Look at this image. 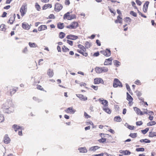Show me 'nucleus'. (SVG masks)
I'll use <instances>...</instances> for the list:
<instances>
[{
  "label": "nucleus",
  "mask_w": 156,
  "mask_h": 156,
  "mask_svg": "<svg viewBox=\"0 0 156 156\" xmlns=\"http://www.w3.org/2000/svg\"><path fill=\"white\" fill-rule=\"evenodd\" d=\"M11 106V101L6 102L2 106V108L3 110L5 113H10L8 111H7L9 108H10V107Z\"/></svg>",
  "instance_id": "nucleus-1"
},
{
  "label": "nucleus",
  "mask_w": 156,
  "mask_h": 156,
  "mask_svg": "<svg viewBox=\"0 0 156 156\" xmlns=\"http://www.w3.org/2000/svg\"><path fill=\"white\" fill-rule=\"evenodd\" d=\"M113 87L115 88L117 87H122V85L118 79L115 78L113 81Z\"/></svg>",
  "instance_id": "nucleus-2"
},
{
  "label": "nucleus",
  "mask_w": 156,
  "mask_h": 156,
  "mask_svg": "<svg viewBox=\"0 0 156 156\" xmlns=\"http://www.w3.org/2000/svg\"><path fill=\"white\" fill-rule=\"evenodd\" d=\"M55 6V11L57 12H59L63 8L62 5L58 3H56Z\"/></svg>",
  "instance_id": "nucleus-3"
},
{
  "label": "nucleus",
  "mask_w": 156,
  "mask_h": 156,
  "mask_svg": "<svg viewBox=\"0 0 156 156\" xmlns=\"http://www.w3.org/2000/svg\"><path fill=\"white\" fill-rule=\"evenodd\" d=\"M100 52L101 54L107 57L111 55V51L110 49L107 48L105 50L101 51Z\"/></svg>",
  "instance_id": "nucleus-4"
},
{
  "label": "nucleus",
  "mask_w": 156,
  "mask_h": 156,
  "mask_svg": "<svg viewBox=\"0 0 156 156\" xmlns=\"http://www.w3.org/2000/svg\"><path fill=\"white\" fill-rule=\"evenodd\" d=\"M65 111L68 113L74 114L76 112V111L72 107H70L65 110Z\"/></svg>",
  "instance_id": "nucleus-5"
},
{
  "label": "nucleus",
  "mask_w": 156,
  "mask_h": 156,
  "mask_svg": "<svg viewBox=\"0 0 156 156\" xmlns=\"http://www.w3.org/2000/svg\"><path fill=\"white\" fill-rule=\"evenodd\" d=\"M10 141L11 140L8 135L7 134H5L3 139L4 143L6 144H7L10 143Z\"/></svg>",
  "instance_id": "nucleus-6"
},
{
  "label": "nucleus",
  "mask_w": 156,
  "mask_h": 156,
  "mask_svg": "<svg viewBox=\"0 0 156 156\" xmlns=\"http://www.w3.org/2000/svg\"><path fill=\"white\" fill-rule=\"evenodd\" d=\"M8 92H9L11 95L14 94L16 91V90L13 88L12 87H7Z\"/></svg>",
  "instance_id": "nucleus-7"
},
{
  "label": "nucleus",
  "mask_w": 156,
  "mask_h": 156,
  "mask_svg": "<svg viewBox=\"0 0 156 156\" xmlns=\"http://www.w3.org/2000/svg\"><path fill=\"white\" fill-rule=\"evenodd\" d=\"M26 5H23L22 6L20 10V12L21 13V15L22 16H23L25 13H26Z\"/></svg>",
  "instance_id": "nucleus-8"
},
{
  "label": "nucleus",
  "mask_w": 156,
  "mask_h": 156,
  "mask_svg": "<svg viewBox=\"0 0 156 156\" xmlns=\"http://www.w3.org/2000/svg\"><path fill=\"white\" fill-rule=\"evenodd\" d=\"M31 24L29 25L26 22H23L22 23V27L23 29L28 30L30 27Z\"/></svg>",
  "instance_id": "nucleus-9"
},
{
  "label": "nucleus",
  "mask_w": 156,
  "mask_h": 156,
  "mask_svg": "<svg viewBox=\"0 0 156 156\" xmlns=\"http://www.w3.org/2000/svg\"><path fill=\"white\" fill-rule=\"evenodd\" d=\"M112 60L113 59L111 57L106 59L104 62V65H111Z\"/></svg>",
  "instance_id": "nucleus-10"
},
{
  "label": "nucleus",
  "mask_w": 156,
  "mask_h": 156,
  "mask_svg": "<svg viewBox=\"0 0 156 156\" xmlns=\"http://www.w3.org/2000/svg\"><path fill=\"white\" fill-rule=\"evenodd\" d=\"M76 96L82 101H85L87 99V97L84 96V95L82 94H76Z\"/></svg>",
  "instance_id": "nucleus-11"
},
{
  "label": "nucleus",
  "mask_w": 156,
  "mask_h": 156,
  "mask_svg": "<svg viewBox=\"0 0 156 156\" xmlns=\"http://www.w3.org/2000/svg\"><path fill=\"white\" fill-rule=\"evenodd\" d=\"M98 100L105 106H107L108 105V102L106 100H104L103 98H102V99L100 98Z\"/></svg>",
  "instance_id": "nucleus-12"
},
{
  "label": "nucleus",
  "mask_w": 156,
  "mask_h": 156,
  "mask_svg": "<svg viewBox=\"0 0 156 156\" xmlns=\"http://www.w3.org/2000/svg\"><path fill=\"white\" fill-rule=\"evenodd\" d=\"M66 38L69 39L76 40L78 38V37L76 35L70 34L67 36Z\"/></svg>",
  "instance_id": "nucleus-13"
},
{
  "label": "nucleus",
  "mask_w": 156,
  "mask_h": 156,
  "mask_svg": "<svg viewBox=\"0 0 156 156\" xmlns=\"http://www.w3.org/2000/svg\"><path fill=\"white\" fill-rule=\"evenodd\" d=\"M149 3V2L148 1H146L144 4L143 6V11L144 12H147Z\"/></svg>",
  "instance_id": "nucleus-14"
},
{
  "label": "nucleus",
  "mask_w": 156,
  "mask_h": 156,
  "mask_svg": "<svg viewBox=\"0 0 156 156\" xmlns=\"http://www.w3.org/2000/svg\"><path fill=\"white\" fill-rule=\"evenodd\" d=\"M102 82H103V80L101 78H96L94 80V83L95 84L101 83Z\"/></svg>",
  "instance_id": "nucleus-15"
},
{
  "label": "nucleus",
  "mask_w": 156,
  "mask_h": 156,
  "mask_svg": "<svg viewBox=\"0 0 156 156\" xmlns=\"http://www.w3.org/2000/svg\"><path fill=\"white\" fill-rule=\"evenodd\" d=\"M70 24L72 29H76L79 25L78 23L75 21L73 22Z\"/></svg>",
  "instance_id": "nucleus-16"
},
{
  "label": "nucleus",
  "mask_w": 156,
  "mask_h": 156,
  "mask_svg": "<svg viewBox=\"0 0 156 156\" xmlns=\"http://www.w3.org/2000/svg\"><path fill=\"white\" fill-rule=\"evenodd\" d=\"M16 17V16L15 14H14L13 16H11L10 17L8 22H9L11 24H13V22L15 20Z\"/></svg>",
  "instance_id": "nucleus-17"
},
{
  "label": "nucleus",
  "mask_w": 156,
  "mask_h": 156,
  "mask_svg": "<svg viewBox=\"0 0 156 156\" xmlns=\"http://www.w3.org/2000/svg\"><path fill=\"white\" fill-rule=\"evenodd\" d=\"M54 73L53 70L51 69H49L47 71V74L49 77H52L54 75Z\"/></svg>",
  "instance_id": "nucleus-18"
},
{
  "label": "nucleus",
  "mask_w": 156,
  "mask_h": 156,
  "mask_svg": "<svg viewBox=\"0 0 156 156\" xmlns=\"http://www.w3.org/2000/svg\"><path fill=\"white\" fill-rule=\"evenodd\" d=\"M127 94V100L129 101V104L133 100V98L131 96V95L127 92L126 93Z\"/></svg>",
  "instance_id": "nucleus-19"
},
{
  "label": "nucleus",
  "mask_w": 156,
  "mask_h": 156,
  "mask_svg": "<svg viewBox=\"0 0 156 156\" xmlns=\"http://www.w3.org/2000/svg\"><path fill=\"white\" fill-rule=\"evenodd\" d=\"M78 150L79 151L80 153H86L87 152V150L86 147H79Z\"/></svg>",
  "instance_id": "nucleus-20"
},
{
  "label": "nucleus",
  "mask_w": 156,
  "mask_h": 156,
  "mask_svg": "<svg viewBox=\"0 0 156 156\" xmlns=\"http://www.w3.org/2000/svg\"><path fill=\"white\" fill-rule=\"evenodd\" d=\"M120 153L124 155H129L131 154V152L130 151L128 150L122 151L120 150L119 151Z\"/></svg>",
  "instance_id": "nucleus-21"
},
{
  "label": "nucleus",
  "mask_w": 156,
  "mask_h": 156,
  "mask_svg": "<svg viewBox=\"0 0 156 156\" xmlns=\"http://www.w3.org/2000/svg\"><path fill=\"white\" fill-rule=\"evenodd\" d=\"M64 27V25L63 23L59 22L57 23V27L59 29H62Z\"/></svg>",
  "instance_id": "nucleus-22"
},
{
  "label": "nucleus",
  "mask_w": 156,
  "mask_h": 156,
  "mask_svg": "<svg viewBox=\"0 0 156 156\" xmlns=\"http://www.w3.org/2000/svg\"><path fill=\"white\" fill-rule=\"evenodd\" d=\"M125 126H126L128 129L131 130H133L135 128V127L134 126H131L129 125V124L127 123H126L125 124Z\"/></svg>",
  "instance_id": "nucleus-23"
},
{
  "label": "nucleus",
  "mask_w": 156,
  "mask_h": 156,
  "mask_svg": "<svg viewBox=\"0 0 156 156\" xmlns=\"http://www.w3.org/2000/svg\"><path fill=\"white\" fill-rule=\"evenodd\" d=\"M12 128L14 129L16 132L21 129L20 126H18L16 124H14L12 126Z\"/></svg>",
  "instance_id": "nucleus-24"
},
{
  "label": "nucleus",
  "mask_w": 156,
  "mask_h": 156,
  "mask_svg": "<svg viewBox=\"0 0 156 156\" xmlns=\"http://www.w3.org/2000/svg\"><path fill=\"white\" fill-rule=\"evenodd\" d=\"M99 148V147L98 146L92 147L90 148L89 151H95L97 150Z\"/></svg>",
  "instance_id": "nucleus-25"
},
{
  "label": "nucleus",
  "mask_w": 156,
  "mask_h": 156,
  "mask_svg": "<svg viewBox=\"0 0 156 156\" xmlns=\"http://www.w3.org/2000/svg\"><path fill=\"white\" fill-rule=\"evenodd\" d=\"M96 72L98 73H102L101 71V67H97L95 69Z\"/></svg>",
  "instance_id": "nucleus-26"
},
{
  "label": "nucleus",
  "mask_w": 156,
  "mask_h": 156,
  "mask_svg": "<svg viewBox=\"0 0 156 156\" xmlns=\"http://www.w3.org/2000/svg\"><path fill=\"white\" fill-rule=\"evenodd\" d=\"M115 121L117 122H120L122 121V119L119 116L115 117L114 119Z\"/></svg>",
  "instance_id": "nucleus-27"
},
{
  "label": "nucleus",
  "mask_w": 156,
  "mask_h": 156,
  "mask_svg": "<svg viewBox=\"0 0 156 156\" xmlns=\"http://www.w3.org/2000/svg\"><path fill=\"white\" fill-rule=\"evenodd\" d=\"M52 7V5L50 4H45L42 7V9L43 10L46 9L48 7H49L50 8H51Z\"/></svg>",
  "instance_id": "nucleus-28"
},
{
  "label": "nucleus",
  "mask_w": 156,
  "mask_h": 156,
  "mask_svg": "<svg viewBox=\"0 0 156 156\" xmlns=\"http://www.w3.org/2000/svg\"><path fill=\"white\" fill-rule=\"evenodd\" d=\"M149 136L151 137H153L154 136H156V132H150L149 133Z\"/></svg>",
  "instance_id": "nucleus-29"
},
{
  "label": "nucleus",
  "mask_w": 156,
  "mask_h": 156,
  "mask_svg": "<svg viewBox=\"0 0 156 156\" xmlns=\"http://www.w3.org/2000/svg\"><path fill=\"white\" fill-rule=\"evenodd\" d=\"M140 141L141 143L144 142L146 143H150L151 142V141L147 139L140 140Z\"/></svg>",
  "instance_id": "nucleus-30"
},
{
  "label": "nucleus",
  "mask_w": 156,
  "mask_h": 156,
  "mask_svg": "<svg viewBox=\"0 0 156 156\" xmlns=\"http://www.w3.org/2000/svg\"><path fill=\"white\" fill-rule=\"evenodd\" d=\"M101 69L102 73H106L108 72V68L106 67H101Z\"/></svg>",
  "instance_id": "nucleus-31"
},
{
  "label": "nucleus",
  "mask_w": 156,
  "mask_h": 156,
  "mask_svg": "<svg viewBox=\"0 0 156 156\" xmlns=\"http://www.w3.org/2000/svg\"><path fill=\"white\" fill-rule=\"evenodd\" d=\"M91 45V43L88 41H86L85 43V46L87 48H88L90 47Z\"/></svg>",
  "instance_id": "nucleus-32"
},
{
  "label": "nucleus",
  "mask_w": 156,
  "mask_h": 156,
  "mask_svg": "<svg viewBox=\"0 0 156 156\" xmlns=\"http://www.w3.org/2000/svg\"><path fill=\"white\" fill-rule=\"evenodd\" d=\"M69 14L70 12H68L67 13L65 14L63 16L64 19H67L69 20L68 18H69Z\"/></svg>",
  "instance_id": "nucleus-33"
},
{
  "label": "nucleus",
  "mask_w": 156,
  "mask_h": 156,
  "mask_svg": "<svg viewBox=\"0 0 156 156\" xmlns=\"http://www.w3.org/2000/svg\"><path fill=\"white\" fill-rule=\"evenodd\" d=\"M114 65L117 67H118L120 65V62L117 60L113 61Z\"/></svg>",
  "instance_id": "nucleus-34"
},
{
  "label": "nucleus",
  "mask_w": 156,
  "mask_h": 156,
  "mask_svg": "<svg viewBox=\"0 0 156 156\" xmlns=\"http://www.w3.org/2000/svg\"><path fill=\"white\" fill-rule=\"evenodd\" d=\"M78 47L81 49V50L83 51H86V48L82 45L80 44L78 45Z\"/></svg>",
  "instance_id": "nucleus-35"
},
{
  "label": "nucleus",
  "mask_w": 156,
  "mask_h": 156,
  "mask_svg": "<svg viewBox=\"0 0 156 156\" xmlns=\"http://www.w3.org/2000/svg\"><path fill=\"white\" fill-rule=\"evenodd\" d=\"M103 110L106 113L108 114H111V110L108 108H103Z\"/></svg>",
  "instance_id": "nucleus-36"
},
{
  "label": "nucleus",
  "mask_w": 156,
  "mask_h": 156,
  "mask_svg": "<svg viewBox=\"0 0 156 156\" xmlns=\"http://www.w3.org/2000/svg\"><path fill=\"white\" fill-rule=\"evenodd\" d=\"M129 136L132 138H135L137 136V133H131L129 135Z\"/></svg>",
  "instance_id": "nucleus-37"
},
{
  "label": "nucleus",
  "mask_w": 156,
  "mask_h": 156,
  "mask_svg": "<svg viewBox=\"0 0 156 156\" xmlns=\"http://www.w3.org/2000/svg\"><path fill=\"white\" fill-rule=\"evenodd\" d=\"M62 51L64 52H66L69 51V49L66 47L65 46L63 45L62 48Z\"/></svg>",
  "instance_id": "nucleus-38"
},
{
  "label": "nucleus",
  "mask_w": 156,
  "mask_h": 156,
  "mask_svg": "<svg viewBox=\"0 0 156 156\" xmlns=\"http://www.w3.org/2000/svg\"><path fill=\"white\" fill-rule=\"evenodd\" d=\"M156 124V122L154 121H152L148 122L147 125V126H152Z\"/></svg>",
  "instance_id": "nucleus-39"
},
{
  "label": "nucleus",
  "mask_w": 156,
  "mask_h": 156,
  "mask_svg": "<svg viewBox=\"0 0 156 156\" xmlns=\"http://www.w3.org/2000/svg\"><path fill=\"white\" fill-rule=\"evenodd\" d=\"M78 51L82 55H83V56H87L88 55V54L86 52H84V51H83L82 50H78Z\"/></svg>",
  "instance_id": "nucleus-40"
},
{
  "label": "nucleus",
  "mask_w": 156,
  "mask_h": 156,
  "mask_svg": "<svg viewBox=\"0 0 156 156\" xmlns=\"http://www.w3.org/2000/svg\"><path fill=\"white\" fill-rule=\"evenodd\" d=\"M65 34L64 33L61 32L59 33V37L60 38L62 39L65 37Z\"/></svg>",
  "instance_id": "nucleus-41"
},
{
  "label": "nucleus",
  "mask_w": 156,
  "mask_h": 156,
  "mask_svg": "<svg viewBox=\"0 0 156 156\" xmlns=\"http://www.w3.org/2000/svg\"><path fill=\"white\" fill-rule=\"evenodd\" d=\"M76 18V16L75 14H72L69 15V20H71L72 19H75Z\"/></svg>",
  "instance_id": "nucleus-42"
},
{
  "label": "nucleus",
  "mask_w": 156,
  "mask_h": 156,
  "mask_svg": "<svg viewBox=\"0 0 156 156\" xmlns=\"http://www.w3.org/2000/svg\"><path fill=\"white\" fill-rule=\"evenodd\" d=\"M149 128H147L145 129L144 130H141L142 133L144 134H145L148 131Z\"/></svg>",
  "instance_id": "nucleus-43"
},
{
  "label": "nucleus",
  "mask_w": 156,
  "mask_h": 156,
  "mask_svg": "<svg viewBox=\"0 0 156 156\" xmlns=\"http://www.w3.org/2000/svg\"><path fill=\"white\" fill-rule=\"evenodd\" d=\"M144 150H145L144 148L143 147L136 148V151L137 152H139V151L143 152L144 151Z\"/></svg>",
  "instance_id": "nucleus-44"
},
{
  "label": "nucleus",
  "mask_w": 156,
  "mask_h": 156,
  "mask_svg": "<svg viewBox=\"0 0 156 156\" xmlns=\"http://www.w3.org/2000/svg\"><path fill=\"white\" fill-rule=\"evenodd\" d=\"M36 9L38 11H40L41 9V7L40 5L37 3H36L35 5Z\"/></svg>",
  "instance_id": "nucleus-45"
},
{
  "label": "nucleus",
  "mask_w": 156,
  "mask_h": 156,
  "mask_svg": "<svg viewBox=\"0 0 156 156\" xmlns=\"http://www.w3.org/2000/svg\"><path fill=\"white\" fill-rule=\"evenodd\" d=\"M5 25L3 24H1L0 26V30L5 31Z\"/></svg>",
  "instance_id": "nucleus-46"
},
{
  "label": "nucleus",
  "mask_w": 156,
  "mask_h": 156,
  "mask_svg": "<svg viewBox=\"0 0 156 156\" xmlns=\"http://www.w3.org/2000/svg\"><path fill=\"white\" fill-rule=\"evenodd\" d=\"M4 121V117L3 115L0 114V122H2Z\"/></svg>",
  "instance_id": "nucleus-47"
},
{
  "label": "nucleus",
  "mask_w": 156,
  "mask_h": 156,
  "mask_svg": "<svg viewBox=\"0 0 156 156\" xmlns=\"http://www.w3.org/2000/svg\"><path fill=\"white\" fill-rule=\"evenodd\" d=\"M134 110L137 114H139L140 110L137 107H134Z\"/></svg>",
  "instance_id": "nucleus-48"
},
{
  "label": "nucleus",
  "mask_w": 156,
  "mask_h": 156,
  "mask_svg": "<svg viewBox=\"0 0 156 156\" xmlns=\"http://www.w3.org/2000/svg\"><path fill=\"white\" fill-rule=\"evenodd\" d=\"M106 139L104 138H102L98 140V141L100 143H103L105 142L106 141Z\"/></svg>",
  "instance_id": "nucleus-49"
},
{
  "label": "nucleus",
  "mask_w": 156,
  "mask_h": 156,
  "mask_svg": "<svg viewBox=\"0 0 156 156\" xmlns=\"http://www.w3.org/2000/svg\"><path fill=\"white\" fill-rule=\"evenodd\" d=\"M29 45L30 47H36L35 44L34 43H31L30 42L29 43Z\"/></svg>",
  "instance_id": "nucleus-50"
},
{
  "label": "nucleus",
  "mask_w": 156,
  "mask_h": 156,
  "mask_svg": "<svg viewBox=\"0 0 156 156\" xmlns=\"http://www.w3.org/2000/svg\"><path fill=\"white\" fill-rule=\"evenodd\" d=\"M130 14L134 17L137 16V14L133 11H131L130 12Z\"/></svg>",
  "instance_id": "nucleus-51"
},
{
  "label": "nucleus",
  "mask_w": 156,
  "mask_h": 156,
  "mask_svg": "<svg viewBox=\"0 0 156 156\" xmlns=\"http://www.w3.org/2000/svg\"><path fill=\"white\" fill-rule=\"evenodd\" d=\"M55 18V16L53 14H50L49 15L48 17L47 18V19H54Z\"/></svg>",
  "instance_id": "nucleus-52"
},
{
  "label": "nucleus",
  "mask_w": 156,
  "mask_h": 156,
  "mask_svg": "<svg viewBox=\"0 0 156 156\" xmlns=\"http://www.w3.org/2000/svg\"><path fill=\"white\" fill-rule=\"evenodd\" d=\"M126 85L127 90L130 93V91H131V90L129 86L127 83H126Z\"/></svg>",
  "instance_id": "nucleus-53"
},
{
  "label": "nucleus",
  "mask_w": 156,
  "mask_h": 156,
  "mask_svg": "<svg viewBox=\"0 0 156 156\" xmlns=\"http://www.w3.org/2000/svg\"><path fill=\"white\" fill-rule=\"evenodd\" d=\"M136 125L137 126H140L142 125L143 122L141 121H139L137 122L136 123Z\"/></svg>",
  "instance_id": "nucleus-54"
},
{
  "label": "nucleus",
  "mask_w": 156,
  "mask_h": 156,
  "mask_svg": "<svg viewBox=\"0 0 156 156\" xmlns=\"http://www.w3.org/2000/svg\"><path fill=\"white\" fill-rule=\"evenodd\" d=\"M125 20L127 22H130L131 21V20L129 17H126L125 18Z\"/></svg>",
  "instance_id": "nucleus-55"
},
{
  "label": "nucleus",
  "mask_w": 156,
  "mask_h": 156,
  "mask_svg": "<svg viewBox=\"0 0 156 156\" xmlns=\"http://www.w3.org/2000/svg\"><path fill=\"white\" fill-rule=\"evenodd\" d=\"M67 42L71 46H73V41H72L67 40Z\"/></svg>",
  "instance_id": "nucleus-56"
},
{
  "label": "nucleus",
  "mask_w": 156,
  "mask_h": 156,
  "mask_svg": "<svg viewBox=\"0 0 156 156\" xmlns=\"http://www.w3.org/2000/svg\"><path fill=\"white\" fill-rule=\"evenodd\" d=\"M41 27L42 29V30H44L47 29V27L46 25H41Z\"/></svg>",
  "instance_id": "nucleus-57"
},
{
  "label": "nucleus",
  "mask_w": 156,
  "mask_h": 156,
  "mask_svg": "<svg viewBox=\"0 0 156 156\" xmlns=\"http://www.w3.org/2000/svg\"><path fill=\"white\" fill-rule=\"evenodd\" d=\"M70 2L69 0H65V4L66 5H69L70 4Z\"/></svg>",
  "instance_id": "nucleus-58"
},
{
  "label": "nucleus",
  "mask_w": 156,
  "mask_h": 156,
  "mask_svg": "<svg viewBox=\"0 0 156 156\" xmlns=\"http://www.w3.org/2000/svg\"><path fill=\"white\" fill-rule=\"evenodd\" d=\"M91 87L92 88L94 89L95 90H97L98 89V86H95L93 85L91 86Z\"/></svg>",
  "instance_id": "nucleus-59"
},
{
  "label": "nucleus",
  "mask_w": 156,
  "mask_h": 156,
  "mask_svg": "<svg viewBox=\"0 0 156 156\" xmlns=\"http://www.w3.org/2000/svg\"><path fill=\"white\" fill-rule=\"evenodd\" d=\"M136 2L139 5H140L142 3L139 0H136Z\"/></svg>",
  "instance_id": "nucleus-60"
},
{
  "label": "nucleus",
  "mask_w": 156,
  "mask_h": 156,
  "mask_svg": "<svg viewBox=\"0 0 156 156\" xmlns=\"http://www.w3.org/2000/svg\"><path fill=\"white\" fill-rule=\"evenodd\" d=\"M122 20H119V19H117L115 21V23H122Z\"/></svg>",
  "instance_id": "nucleus-61"
},
{
  "label": "nucleus",
  "mask_w": 156,
  "mask_h": 156,
  "mask_svg": "<svg viewBox=\"0 0 156 156\" xmlns=\"http://www.w3.org/2000/svg\"><path fill=\"white\" fill-rule=\"evenodd\" d=\"M99 53L98 51H97L96 52L94 53L93 54V56H94L97 57L99 55Z\"/></svg>",
  "instance_id": "nucleus-62"
},
{
  "label": "nucleus",
  "mask_w": 156,
  "mask_h": 156,
  "mask_svg": "<svg viewBox=\"0 0 156 156\" xmlns=\"http://www.w3.org/2000/svg\"><path fill=\"white\" fill-rule=\"evenodd\" d=\"M96 43H97V45L98 46H100L101 45V42L99 40H97L96 41Z\"/></svg>",
  "instance_id": "nucleus-63"
},
{
  "label": "nucleus",
  "mask_w": 156,
  "mask_h": 156,
  "mask_svg": "<svg viewBox=\"0 0 156 156\" xmlns=\"http://www.w3.org/2000/svg\"><path fill=\"white\" fill-rule=\"evenodd\" d=\"M104 155L103 153H101L100 154H94L92 156H103Z\"/></svg>",
  "instance_id": "nucleus-64"
}]
</instances>
